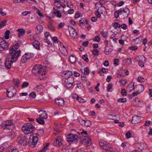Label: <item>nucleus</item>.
Masks as SVG:
<instances>
[{"label": "nucleus", "instance_id": "nucleus-1", "mask_svg": "<svg viewBox=\"0 0 152 152\" xmlns=\"http://www.w3.org/2000/svg\"><path fill=\"white\" fill-rule=\"evenodd\" d=\"M19 48V45H14L10 49V53L12 61L15 62L20 56L21 51L20 50H17Z\"/></svg>", "mask_w": 152, "mask_h": 152}, {"label": "nucleus", "instance_id": "nucleus-2", "mask_svg": "<svg viewBox=\"0 0 152 152\" xmlns=\"http://www.w3.org/2000/svg\"><path fill=\"white\" fill-rule=\"evenodd\" d=\"M32 73L34 75H39L38 77L39 80H42L43 77H41L40 75H44L46 74L45 68L42 67L40 65H37L34 66Z\"/></svg>", "mask_w": 152, "mask_h": 152}, {"label": "nucleus", "instance_id": "nucleus-3", "mask_svg": "<svg viewBox=\"0 0 152 152\" xmlns=\"http://www.w3.org/2000/svg\"><path fill=\"white\" fill-rule=\"evenodd\" d=\"M22 130L25 134H31L34 131L35 128L32 124H28L23 126Z\"/></svg>", "mask_w": 152, "mask_h": 152}, {"label": "nucleus", "instance_id": "nucleus-4", "mask_svg": "<svg viewBox=\"0 0 152 152\" xmlns=\"http://www.w3.org/2000/svg\"><path fill=\"white\" fill-rule=\"evenodd\" d=\"M2 126L4 129L9 130H12L15 127L14 125L11 120L4 121Z\"/></svg>", "mask_w": 152, "mask_h": 152}, {"label": "nucleus", "instance_id": "nucleus-5", "mask_svg": "<svg viewBox=\"0 0 152 152\" xmlns=\"http://www.w3.org/2000/svg\"><path fill=\"white\" fill-rule=\"evenodd\" d=\"M67 141L70 144L74 143L77 144V142L78 136L76 134H69L66 136Z\"/></svg>", "mask_w": 152, "mask_h": 152}, {"label": "nucleus", "instance_id": "nucleus-6", "mask_svg": "<svg viewBox=\"0 0 152 152\" xmlns=\"http://www.w3.org/2000/svg\"><path fill=\"white\" fill-rule=\"evenodd\" d=\"M38 138L36 134L30 136L28 141V145L32 148L34 147L38 142Z\"/></svg>", "mask_w": 152, "mask_h": 152}, {"label": "nucleus", "instance_id": "nucleus-7", "mask_svg": "<svg viewBox=\"0 0 152 152\" xmlns=\"http://www.w3.org/2000/svg\"><path fill=\"white\" fill-rule=\"evenodd\" d=\"M119 14L122 18L127 17L129 13V10L127 8H122L119 9Z\"/></svg>", "mask_w": 152, "mask_h": 152}, {"label": "nucleus", "instance_id": "nucleus-8", "mask_svg": "<svg viewBox=\"0 0 152 152\" xmlns=\"http://www.w3.org/2000/svg\"><path fill=\"white\" fill-rule=\"evenodd\" d=\"M17 141L18 143L21 145L25 146L27 144L28 139L23 136H19L18 138Z\"/></svg>", "mask_w": 152, "mask_h": 152}, {"label": "nucleus", "instance_id": "nucleus-9", "mask_svg": "<svg viewBox=\"0 0 152 152\" xmlns=\"http://www.w3.org/2000/svg\"><path fill=\"white\" fill-rule=\"evenodd\" d=\"M7 92V96L9 98L15 96L16 94V91L13 87H10Z\"/></svg>", "mask_w": 152, "mask_h": 152}, {"label": "nucleus", "instance_id": "nucleus-10", "mask_svg": "<svg viewBox=\"0 0 152 152\" xmlns=\"http://www.w3.org/2000/svg\"><path fill=\"white\" fill-rule=\"evenodd\" d=\"M9 44L6 42L2 38H0V51H3L7 48Z\"/></svg>", "mask_w": 152, "mask_h": 152}, {"label": "nucleus", "instance_id": "nucleus-11", "mask_svg": "<svg viewBox=\"0 0 152 152\" xmlns=\"http://www.w3.org/2000/svg\"><path fill=\"white\" fill-rule=\"evenodd\" d=\"M68 29L70 36L74 38H78V36L77 35V33L75 28L69 26L68 27Z\"/></svg>", "mask_w": 152, "mask_h": 152}, {"label": "nucleus", "instance_id": "nucleus-12", "mask_svg": "<svg viewBox=\"0 0 152 152\" xmlns=\"http://www.w3.org/2000/svg\"><path fill=\"white\" fill-rule=\"evenodd\" d=\"M74 82V79L73 77H70L65 80V85L68 88H70Z\"/></svg>", "mask_w": 152, "mask_h": 152}, {"label": "nucleus", "instance_id": "nucleus-13", "mask_svg": "<svg viewBox=\"0 0 152 152\" xmlns=\"http://www.w3.org/2000/svg\"><path fill=\"white\" fill-rule=\"evenodd\" d=\"M82 143L87 146H90L92 144L91 138L88 136H84L81 139Z\"/></svg>", "mask_w": 152, "mask_h": 152}, {"label": "nucleus", "instance_id": "nucleus-14", "mask_svg": "<svg viewBox=\"0 0 152 152\" xmlns=\"http://www.w3.org/2000/svg\"><path fill=\"white\" fill-rule=\"evenodd\" d=\"M95 5L96 7L99 8L98 10L99 12H101L102 14L105 13L106 11V9L105 7L103 6L102 4L100 2H99L96 3Z\"/></svg>", "mask_w": 152, "mask_h": 152}, {"label": "nucleus", "instance_id": "nucleus-15", "mask_svg": "<svg viewBox=\"0 0 152 152\" xmlns=\"http://www.w3.org/2000/svg\"><path fill=\"white\" fill-rule=\"evenodd\" d=\"M138 61L139 65L141 67H142L144 66V63L146 62V58L143 56H140L139 57Z\"/></svg>", "mask_w": 152, "mask_h": 152}, {"label": "nucleus", "instance_id": "nucleus-16", "mask_svg": "<svg viewBox=\"0 0 152 152\" xmlns=\"http://www.w3.org/2000/svg\"><path fill=\"white\" fill-rule=\"evenodd\" d=\"M62 138L61 137H57L56 140L53 142V144L57 147H59L62 145L61 142Z\"/></svg>", "mask_w": 152, "mask_h": 152}, {"label": "nucleus", "instance_id": "nucleus-17", "mask_svg": "<svg viewBox=\"0 0 152 152\" xmlns=\"http://www.w3.org/2000/svg\"><path fill=\"white\" fill-rule=\"evenodd\" d=\"M140 117L137 115H134L132 118L131 121L132 124H136L139 123L140 121Z\"/></svg>", "mask_w": 152, "mask_h": 152}, {"label": "nucleus", "instance_id": "nucleus-18", "mask_svg": "<svg viewBox=\"0 0 152 152\" xmlns=\"http://www.w3.org/2000/svg\"><path fill=\"white\" fill-rule=\"evenodd\" d=\"M99 145L104 150H106L109 147L108 143L105 141H102L99 142Z\"/></svg>", "mask_w": 152, "mask_h": 152}, {"label": "nucleus", "instance_id": "nucleus-19", "mask_svg": "<svg viewBox=\"0 0 152 152\" xmlns=\"http://www.w3.org/2000/svg\"><path fill=\"white\" fill-rule=\"evenodd\" d=\"M113 49V47L112 46H105L104 53L106 55H109L111 53Z\"/></svg>", "mask_w": 152, "mask_h": 152}, {"label": "nucleus", "instance_id": "nucleus-20", "mask_svg": "<svg viewBox=\"0 0 152 152\" xmlns=\"http://www.w3.org/2000/svg\"><path fill=\"white\" fill-rule=\"evenodd\" d=\"M17 31L18 32V36L19 37L23 36L25 33V30L23 29H18Z\"/></svg>", "mask_w": 152, "mask_h": 152}, {"label": "nucleus", "instance_id": "nucleus-21", "mask_svg": "<svg viewBox=\"0 0 152 152\" xmlns=\"http://www.w3.org/2000/svg\"><path fill=\"white\" fill-rule=\"evenodd\" d=\"M72 72L69 71H66L64 72V77L66 79L69 78L72 75Z\"/></svg>", "mask_w": 152, "mask_h": 152}, {"label": "nucleus", "instance_id": "nucleus-22", "mask_svg": "<svg viewBox=\"0 0 152 152\" xmlns=\"http://www.w3.org/2000/svg\"><path fill=\"white\" fill-rule=\"evenodd\" d=\"M56 103L59 105L63 106L64 104V101L62 99H55Z\"/></svg>", "mask_w": 152, "mask_h": 152}, {"label": "nucleus", "instance_id": "nucleus-23", "mask_svg": "<svg viewBox=\"0 0 152 152\" xmlns=\"http://www.w3.org/2000/svg\"><path fill=\"white\" fill-rule=\"evenodd\" d=\"M32 45L35 49L37 50L40 49V43L37 40L34 41L33 42Z\"/></svg>", "mask_w": 152, "mask_h": 152}, {"label": "nucleus", "instance_id": "nucleus-24", "mask_svg": "<svg viewBox=\"0 0 152 152\" xmlns=\"http://www.w3.org/2000/svg\"><path fill=\"white\" fill-rule=\"evenodd\" d=\"M13 62L11 59L10 61L7 60L5 63V65L7 68L10 69L11 67V64Z\"/></svg>", "mask_w": 152, "mask_h": 152}, {"label": "nucleus", "instance_id": "nucleus-25", "mask_svg": "<svg viewBox=\"0 0 152 152\" xmlns=\"http://www.w3.org/2000/svg\"><path fill=\"white\" fill-rule=\"evenodd\" d=\"M48 117V115L46 113L45 111H44V113L42 114L39 115V118H42V119H46Z\"/></svg>", "mask_w": 152, "mask_h": 152}, {"label": "nucleus", "instance_id": "nucleus-26", "mask_svg": "<svg viewBox=\"0 0 152 152\" xmlns=\"http://www.w3.org/2000/svg\"><path fill=\"white\" fill-rule=\"evenodd\" d=\"M127 89L129 90V92H131L134 89V84L132 83L129 84L127 87Z\"/></svg>", "mask_w": 152, "mask_h": 152}, {"label": "nucleus", "instance_id": "nucleus-27", "mask_svg": "<svg viewBox=\"0 0 152 152\" xmlns=\"http://www.w3.org/2000/svg\"><path fill=\"white\" fill-rule=\"evenodd\" d=\"M137 88L138 90H137L140 93L142 92L144 90V88L143 86L141 85H138Z\"/></svg>", "mask_w": 152, "mask_h": 152}, {"label": "nucleus", "instance_id": "nucleus-28", "mask_svg": "<svg viewBox=\"0 0 152 152\" xmlns=\"http://www.w3.org/2000/svg\"><path fill=\"white\" fill-rule=\"evenodd\" d=\"M108 69H105V68H102L101 70L99 72V73L100 74V76L103 75L102 74V73H106L108 72Z\"/></svg>", "mask_w": 152, "mask_h": 152}, {"label": "nucleus", "instance_id": "nucleus-29", "mask_svg": "<svg viewBox=\"0 0 152 152\" xmlns=\"http://www.w3.org/2000/svg\"><path fill=\"white\" fill-rule=\"evenodd\" d=\"M70 61L72 64L75 63L76 61V58L75 56L73 55L69 57Z\"/></svg>", "mask_w": 152, "mask_h": 152}, {"label": "nucleus", "instance_id": "nucleus-30", "mask_svg": "<svg viewBox=\"0 0 152 152\" xmlns=\"http://www.w3.org/2000/svg\"><path fill=\"white\" fill-rule=\"evenodd\" d=\"M91 123L90 121L88 120H85L84 124V126L86 127H89L90 126Z\"/></svg>", "mask_w": 152, "mask_h": 152}, {"label": "nucleus", "instance_id": "nucleus-31", "mask_svg": "<svg viewBox=\"0 0 152 152\" xmlns=\"http://www.w3.org/2000/svg\"><path fill=\"white\" fill-rule=\"evenodd\" d=\"M28 59L31 58L34 56V54L31 53H26L25 54Z\"/></svg>", "mask_w": 152, "mask_h": 152}, {"label": "nucleus", "instance_id": "nucleus-32", "mask_svg": "<svg viewBox=\"0 0 152 152\" xmlns=\"http://www.w3.org/2000/svg\"><path fill=\"white\" fill-rule=\"evenodd\" d=\"M10 32L9 30H7L4 33V38L6 39H8L9 38V34H10Z\"/></svg>", "mask_w": 152, "mask_h": 152}, {"label": "nucleus", "instance_id": "nucleus-33", "mask_svg": "<svg viewBox=\"0 0 152 152\" xmlns=\"http://www.w3.org/2000/svg\"><path fill=\"white\" fill-rule=\"evenodd\" d=\"M106 151L107 152H117V150L115 148H112L109 147Z\"/></svg>", "mask_w": 152, "mask_h": 152}, {"label": "nucleus", "instance_id": "nucleus-34", "mask_svg": "<svg viewBox=\"0 0 152 152\" xmlns=\"http://www.w3.org/2000/svg\"><path fill=\"white\" fill-rule=\"evenodd\" d=\"M62 152H72L71 150L68 147L64 146L62 150Z\"/></svg>", "mask_w": 152, "mask_h": 152}, {"label": "nucleus", "instance_id": "nucleus-35", "mask_svg": "<svg viewBox=\"0 0 152 152\" xmlns=\"http://www.w3.org/2000/svg\"><path fill=\"white\" fill-rule=\"evenodd\" d=\"M28 58L26 57V55L24 54L23 56H22L21 59V62L22 63H24L25 62H26L27 60H28Z\"/></svg>", "mask_w": 152, "mask_h": 152}, {"label": "nucleus", "instance_id": "nucleus-36", "mask_svg": "<svg viewBox=\"0 0 152 152\" xmlns=\"http://www.w3.org/2000/svg\"><path fill=\"white\" fill-rule=\"evenodd\" d=\"M49 145V143H46L43 148L39 152H45L48 149V148Z\"/></svg>", "mask_w": 152, "mask_h": 152}, {"label": "nucleus", "instance_id": "nucleus-37", "mask_svg": "<svg viewBox=\"0 0 152 152\" xmlns=\"http://www.w3.org/2000/svg\"><path fill=\"white\" fill-rule=\"evenodd\" d=\"M13 83L17 87H18L20 84V80L18 79H14Z\"/></svg>", "mask_w": 152, "mask_h": 152}, {"label": "nucleus", "instance_id": "nucleus-38", "mask_svg": "<svg viewBox=\"0 0 152 152\" xmlns=\"http://www.w3.org/2000/svg\"><path fill=\"white\" fill-rule=\"evenodd\" d=\"M100 34L103 36V37L105 38H106L108 36V33L106 31H101L100 32Z\"/></svg>", "mask_w": 152, "mask_h": 152}, {"label": "nucleus", "instance_id": "nucleus-39", "mask_svg": "<svg viewBox=\"0 0 152 152\" xmlns=\"http://www.w3.org/2000/svg\"><path fill=\"white\" fill-rule=\"evenodd\" d=\"M37 121L39 124H43L45 123V121L44 119H42V118H37L36 119Z\"/></svg>", "mask_w": 152, "mask_h": 152}, {"label": "nucleus", "instance_id": "nucleus-40", "mask_svg": "<svg viewBox=\"0 0 152 152\" xmlns=\"http://www.w3.org/2000/svg\"><path fill=\"white\" fill-rule=\"evenodd\" d=\"M120 85L121 86H124L127 83L126 80H121L119 81Z\"/></svg>", "mask_w": 152, "mask_h": 152}, {"label": "nucleus", "instance_id": "nucleus-41", "mask_svg": "<svg viewBox=\"0 0 152 152\" xmlns=\"http://www.w3.org/2000/svg\"><path fill=\"white\" fill-rule=\"evenodd\" d=\"M118 102H126L127 101V99L126 98H121L118 99Z\"/></svg>", "mask_w": 152, "mask_h": 152}, {"label": "nucleus", "instance_id": "nucleus-42", "mask_svg": "<svg viewBox=\"0 0 152 152\" xmlns=\"http://www.w3.org/2000/svg\"><path fill=\"white\" fill-rule=\"evenodd\" d=\"M145 79L144 78L142 77L141 76H139L137 78V81L142 83V82H144L145 81Z\"/></svg>", "mask_w": 152, "mask_h": 152}, {"label": "nucleus", "instance_id": "nucleus-43", "mask_svg": "<svg viewBox=\"0 0 152 152\" xmlns=\"http://www.w3.org/2000/svg\"><path fill=\"white\" fill-rule=\"evenodd\" d=\"M37 29L39 30V32H41L43 30V27L41 25H39L36 26Z\"/></svg>", "mask_w": 152, "mask_h": 152}, {"label": "nucleus", "instance_id": "nucleus-44", "mask_svg": "<svg viewBox=\"0 0 152 152\" xmlns=\"http://www.w3.org/2000/svg\"><path fill=\"white\" fill-rule=\"evenodd\" d=\"M48 28L49 29L53 31H55V28L52 23L49 24L48 26Z\"/></svg>", "mask_w": 152, "mask_h": 152}, {"label": "nucleus", "instance_id": "nucleus-45", "mask_svg": "<svg viewBox=\"0 0 152 152\" xmlns=\"http://www.w3.org/2000/svg\"><path fill=\"white\" fill-rule=\"evenodd\" d=\"M82 58L86 62H88L89 61V60L87 55H83L82 56Z\"/></svg>", "mask_w": 152, "mask_h": 152}, {"label": "nucleus", "instance_id": "nucleus-46", "mask_svg": "<svg viewBox=\"0 0 152 152\" xmlns=\"http://www.w3.org/2000/svg\"><path fill=\"white\" fill-rule=\"evenodd\" d=\"M29 85L28 82H24L22 84L21 87L22 88H24L27 87Z\"/></svg>", "mask_w": 152, "mask_h": 152}, {"label": "nucleus", "instance_id": "nucleus-47", "mask_svg": "<svg viewBox=\"0 0 152 152\" xmlns=\"http://www.w3.org/2000/svg\"><path fill=\"white\" fill-rule=\"evenodd\" d=\"M77 133L79 134H87V133L86 131H85L84 130H83L82 131H80L77 132Z\"/></svg>", "mask_w": 152, "mask_h": 152}, {"label": "nucleus", "instance_id": "nucleus-48", "mask_svg": "<svg viewBox=\"0 0 152 152\" xmlns=\"http://www.w3.org/2000/svg\"><path fill=\"white\" fill-rule=\"evenodd\" d=\"M84 73L85 75H87L89 73V71L88 67H86L84 69Z\"/></svg>", "mask_w": 152, "mask_h": 152}, {"label": "nucleus", "instance_id": "nucleus-49", "mask_svg": "<svg viewBox=\"0 0 152 152\" xmlns=\"http://www.w3.org/2000/svg\"><path fill=\"white\" fill-rule=\"evenodd\" d=\"M119 15H120V14H119V10L115 11L114 12V16L115 18H118Z\"/></svg>", "mask_w": 152, "mask_h": 152}, {"label": "nucleus", "instance_id": "nucleus-50", "mask_svg": "<svg viewBox=\"0 0 152 152\" xmlns=\"http://www.w3.org/2000/svg\"><path fill=\"white\" fill-rule=\"evenodd\" d=\"M100 38L98 36H96L93 39V40L97 42H99L100 41Z\"/></svg>", "mask_w": 152, "mask_h": 152}, {"label": "nucleus", "instance_id": "nucleus-51", "mask_svg": "<svg viewBox=\"0 0 152 152\" xmlns=\"http://www.w3.org/2000/svg\"><path fill=\"white\" fill-rule=\"evenodd\" d=\"M7 22V21L6 20H4L3 21L1 22L0 23V27L1 28L4 26Z\"/></svg>", "mask_w": 152, "mask_h": 152}, {"label": "nucleus", "instance_id": "nucleus-52", "mask_svg": "<svg viewBox=\"0 0 152 152\" xmlns=\"http://www.w3.org/2000/svg\"><path fill=\"white\" fill-rule=\"evenodd\" d=\"M121 94L123 96H125L126 95V91L125 89L123 88L121 89Z\"/></svg>", "mask_w": 152, "mask_h": 152}, {"label": "nucleus", "instance_id": "nucleus-53", "mask_svg": "<svg viewBox=\"0 0 152 152\" xmlns=\"http://www.w3.org/2000/svg\"><path fill=\"white\" fill-rule=\"evenodd\" d=\"M44 42L47 43L48 44V47L51 46V43L50 41L47 39H45L44 40Z\"/></svg>", "mask_w": 152, "mask_h": 152}, {"label": "nucleus", "instance_id": "nucleus-54", "mask_svg": "<svg viewBox=\"0 0 152 152\" xmlns=\"http://www.w3.org/2000/svg\"><path fill=\"white\" fill-rule=\"evenodd\" d=\"M125 135L127 139L131 137V133L129 131H128L126 134Z\"/></svg>", "mask_w": 152, "mask_h": 152}, {"label": "nucleus", "instance_id": "nucleus-55", "mask_svg": "<svg viewBox=\"0 0 152 152\" xmlns=\"http://www.w3.org/2000/svg\"><path fill=\"white\" fill-rule=\"evenodd\" d=\"M65 25L64 23H61L58 26V28L60 29L63 28L64 26Z\"/></svg>", "mask_w": 152, "mask_h": 152}, {"label": "nucleus", "instance_id": "nucleus-56", "mask_svg": "<svg viewBox=\"0 0 152 152\" xmlns=\"http://www.w3.org/2000/svg\"><path fill=\"white\" fill-rule=\"evenodd\" d=\"M128 48L129 49L133 50H135L137 49V46H134L131 47H129Z\"/></svg>", "mask_w": 152, "mask_h": 152}, {"label": "nucleus", "instance_id": "nucleus-57", "mask_svg": "<svg viewBox=\"0 0 152 152\" xmlns=\"http://www.w3.org/2000/svg\"><path fill=\"white\" fill-rule=\"evenodd\" d=\"M77 100L80 103H84L86 102V101L84 99L80 97H78Z\"/></svg>", "mask_w": 152, "mask_h": 152}, {"label": "nucleus", "instance_id": "nucleus-58", "mask_svg": "<svg viewBox=\"0 0 152 152\" xmlns=\"http://www.w3.org/2000/svg\"><path fill=\"white\" fill-rule=\"evenodd\" d=\"M36 96V94L34 92H32L29 94V96L31 98H34Z\"/></svg>", "mask_w": 152, "mask_h": 152}, {"label": "nucleus", "instance_id": "nucleus-59", "mask_svg": "<svg viewBox=\"0 0 152 152\" xmlns=\"http://www.w3.org/2000/svg\"><path fill=\"white\" fill-rule=\"evenodd\" d=\"M112 84H109L107 87V90L108 92L110 91V90L112 88Z\"/></svg>", "mask_w": 152, "mask_h": 152}, {"label": "nucleus", "instance_id": "nucleus-60", "mask_svg": "<svg viewBox=\"0 0 152 152\" xmlns=\"http://www.w3.org/2000/svg\"><path fill=\"white\" fill-rule=\"evenodd\" d=\"M42 88V84H39V85H37L35 87V89L36 90L40 89Z\"/></svg>", "mask_w": 152, "mask_h": 152}, {"label": "nucleus", "instance_id": "nucleus-61", "mask_svg": "<svg viewBox=\"0 0 152 152\" xmlns=\"http://www.w3.org/2000/svg\"><path fill=\"white\" fill-rule=\"evenodd\" d=\"M85 120L82 119H80L79 120V124L82 126H84V124L85 123Z\"/></svg>", "mask_w": 152, "mask_h": 152}, {"label": "nucleus", "instance_id": "nucleus-62", "mask_svg": "<svg viewBox=\"0 0 152 152\" xmlns=\"http://www.w3.org/2000/svg\"><path fill=\"white\" fill-rule=\"evenodd\" d=\"M114 27L115 28H120L121 25L118 23H115L113 25Z\"/></svg>", "mask_w": 152, "mask_h": 152}, {"label": "nucleus", "instance_id": "nucleus-63", "mask_svg": "<svg viewBox=\"0 0 152 152\" xmlns=\"http://www.w3.org/2000/svg\"><path fill=\"white\" fill-rule=\"evenodd\" d=\"M54 13L56 14V16L58 18H60L61 16V14L59 11H58L56 12H54Z\"/></svg>", "mask_w": 152, "mask_h": 152}, {"label": "nucleus", "instance_id": "nucleus-64", "mask_svg": "<svg viewBox=\"0 0 152 152\" xmlns=\"http://www.w3.org/2000/svg\"><path fill=\"white\" fill-rule=\"evenodd\" d=\"M98 50L97 49H94L93 51V54L95 56L97 55L98 54Z\"/></svg>", "mask_w": 152, "mask_h": 152}]
</instances>
